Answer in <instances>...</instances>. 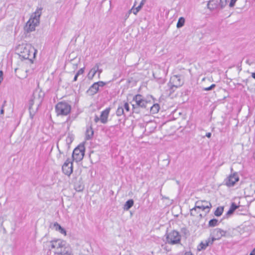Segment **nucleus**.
Segmentation results:
<instances>
[{
  "instance_id": "f704fd0d",
  "label": "nucleus",
  "mask_w": 255,
  "mask_h": 255,
  "mask_svg": "<svg viewBox=\"0 0 255 255\" xmlns=\"http://www.w3.org/2000/svg\"><path fill=\"white\" fill-rule=\"evenodd\" d=\"M84 69H85V68H81L80 69H79L78 72H77L76 74L77 75H81V74H83L84 72Z\"/></svg>"
},
{
  "instance_id": "9d476101",
  "label": "nucleus",
  "mask_w": 255,
  "mask_h": 255,
  "mask_svg": "<svg viewBox=\"0 0 255 255\" xmlns=\"http://www.w3.org/2000/svg\"><path fill=\"white\" fill-rule=\"evenodd\" d=\"M166 239L169 244H176L180 241V236L178 232L173 231L167 235Z\"/></svg>"
},
{
  "instance_id": "4be33fe9",
  "label": "nucleus",
  "mask_w": 255,
  "mask_h": 255,
  "mask_svg": "<svg viewBox=\"0 0 255 255\" xmlns=\"http://www.w3.org/2000/svg\"><path fill=\"white\" fill-rule=\"evenodd\" d=\"M54 226L55 227L56 230L59 231L61 234H64L65 235H66V231L57 223H55L54 224Z\"/></svg>"
},
{
  "instance_id": "c85d7f7f",
  "label": "nucleus",
  "mask_w": 255,
  "mask_h": 255,
  "mask_svg": "<svg viewBox=\"0 0 255 255\" xmlns=\"http://www.w3.org/2000/svg\"><path fill=\"white\" fill-rule=\"evenodd\" d=\"M74 187H75V190L77 191H81L83 189V186H82L81 185L77 184L76 183L74 184Z\"/></svg>"
},
{
  "instance_id": "e433bc0d",
  "label": "nucleus",
  "mask_w": 255,
  "mask_h": 255,
  "mask_svg": "<svg viewBox=\"0 0 255 255\" xmlns=\"http://www.w3.org/2000/svg\"><path fill=\"white\" fill-rule=\"evenodd\" d=\"M237 0H231L229 3V6L231 7H233Z\"/></svg>"
},
{
  "instance_id": "72a5a7b5",
  "label": "nucleus",
  "mask_w": 255,
  "mask_h": 255,
  "mask_svg": "<svg viewBox=\"0 0 255 255\" xmlns=\"http://www.w3.org/2000/svg\"><path fill=\"white\" fill-rule=\"evenodd\" d=\"M134 6H135V4L132 7V8L131 9H130L129 10H131V12H132L134 14L136 15L137 13V12L139 11V10L138 8H137L136 7L135 8H134Z\"/></svg>"
},
{
  "instance_id": "7ed1b4c3",
  "label": "nucleus",
  "mask_w": 255,
  "mask_h": 255,
  "mask_svg": "<svg viewBox=\"0 0 255 255\" xmlns=\"http://www.w3.org/2000/svg\"><path fill=\"white\" fill-rule=\"evenodd\" d=\"M152 96L144 97L140 94L135 95L132 99L134 104L132 105V109L134 112L137 113L138 109L139 108H147L148 105H151V101L149 99H151Z\"/></svg>"
},
{
  "instance_id": "2eb2a0df",
  "label": "nucleus",
  "mask_w": 255,
  "mask_h": 255,
  "mask_svg": "<svg viewBox=\"0 0 255 255\" xmlns=\"http://www.w3.org/2000/svg\"><path fill=\"white\" fill-rule=\"evenodd\" d=\"M110 110V108H108L102 112L100 115V121L102 123L106 124L107 122Z\"/></svg>"
},
{
  "instance_id": "603ef678",
  "label": "nucleus",
  "mask_w": 255,
  "mask_h": 255,
  "mask_svg": "<svg viewBox=\"0 0 255 255\" xmlns=\"http://www.w3.org/2000/svg\"><path fill=\"white\" fill-rule=\"evenodd\" d=\"M231 171H233V168H231Z\"/></svg>"
},
{
  "instance_id": "2f4dec72",
  "label": "nucleus",
  "mask_w": 255,
  "mask_h": 255,
  "mask_svg": "<svg viewBox=\"0 0 255 255\" xmlns=\"http://www.w3.org/2000/svg\"><path fill=\"white\" fill-rule=\"evenodd\" d=\"M216 86V85L213 84H212L210 87H207V88H203V90L204 91H210V90H212L213 88H214Z\"/></svg>"
},
{
  "instance_id": "aec40b11",
  "label": "nucleus",
  "mask_w": 255,
  "mask_h": 255,
  "mask_svg": "<svg viewBox=\"0 0 255 255\" xmlns=\"http://www.w3.org/2000/svg\"><path fill=\"white\" fill-rule=\"evenodd\" d=\"M147 108H150V112L151 113L156 114L158 112V111L159 110V106L157 104H154L151 106V105H149Z\"/></svg>"
},
{
  "instance_id": "8fccbe9b",
  "label": "nucleus",
  "mask_w": 255,
  "mask_h": 255,
  "mask_svg": "<svg viewBox=\"0 0 255 255\" xmlns=\"http://www.w3.org/2000/svg\"><path fill=\"white\" fill-rule=\"evenodd\" d=\"M3 113V110H1V114H2Z\"/></svg>"
},
{
  "instance_id": "39448f33",
  "label": "nucleus",
  "mask_w": 255,
  "mask_h": 255,
  "mask_svg": "<svg viewBox=\"0 0 255 255\" xmlns=\"http://www.w3.org/2000/svg\"><path fill=\"white\" fill-rule=\"evenodd\" d=\"M71 111V105L65 101L58 102L55 106V112L58 116H67L70 113Z\"/></svg>"
},
{
  "instance_id": "de8ad7c7",
  "label": "nucleus",
  "mask_w": 255,
  "mask_h": 255,
  "mask_svg": "<svg viewBox=\"0 0 255 255\" xmlns=\"http://www.w3.org/2000/svg\"><path fill=\"white\" fill-rule=\"evenodd\" d=\"M252 77L255 79V73H252Z\"/></svg>"
},
{
  "instance_id": "09e8293b",
  "label": "nucleus",
  "mask_w": 255,
  "mask_h": 255,
  "mask_svg": "<svg viewBox=\"0 0 255 255\" xmlns=\"http://www.w3.org/2000/svg\"><path fill=\"white\" fill-rule=\"evenodd\" d=\"M59 142H58V143H57V148H58V149H59V152L61 153V151H60V149H59Z\"/></svg>"
},
{
  "instance_id": "412c9836",
  "label": "nucleus",
  "mask_w": 255,
  "mask_h": 255,
  "mask_svg": "<svg viewBox=\"0 0 255 255\" xmlns=\"http://www.w3.org/2000/svg\"><path fill=\"white\" fill-rule=\"evenodd\" d=\"M134 201L132 199L128 200L124 206V210L128 211L133 205Z\"/></svg>"
},
{
  "instance_id": "37998d69",
  "label": "nucleus",
  "mask_w": 255,
  "mask_h": 255,
  "mask_svg": "<svg viewBox=\"0 0 255 255\" xmlns=\"http://www.w3.org/2000/svg\"><path fill=\"white\" fill-rule=\"evenodd\" d=\"M233 212H234V211H233L231 209H230L227 212V214L230 215V214H232Z\"/></svg>"
},
{
  "instance_id": "f257e3e1",
  "label": "nucleus",
  "mask_w": 255,
  "mask_h": 255,
  "mask_svg": "<svg viewBox=\"0 0 255 255\" xmlns=\"http://www.w3.org/2000/svg\"><path fill=\"white\" fill-rule=\"evenodd\" d=\"M37 50L29 44L22 43L17 46V54L21 59L32 60Z\"/></svg>"
},
{
  "instance_id": "f03ea898",
  "label": "nucleus",
  "mask_w": 255,
  "mask_h": 255,
  "mask_svg": "<svg viewBox=\"0 0 255 255\" xmlns=\"http://www.w3.org/2000/svg\"><path fill=\"white\" fill-rule=\"evenodd\" d=\"M51 249L54 250V253L58 255H72L71 249L66 245L65 241L57 239L50 242Z\"/></svg>"
},
{
  "instance_id": "3c124183",
  "label": "nucleus",
  "mask_w": 255,
  "mask_h": 255,
  "mask_svg": "<svg viewBox=\"0 0 255 255\" xmlns=\"http://www.w3.org/2000/svg\"><path fill=\"white\" fill-rule=\"evenodd\" d=\"M27 74H25V75L24 76V77H26Z\"/></svg>"
},
{
  "instance_id": "f8f14e48",
  "label": "nucleus",
  "mask_w": 255,
  "mask_h": 255,
  "mask_svg": "<svg viewBox=\"0 0 255 255\" xmlns=\"http://www.w3.org/2000/svg\"><path fill=\"white\" fill-rule=\"evenodd\" d=\"M63 172L67 176H70L73 172V163L70 159H67L62 167Z\"/></svg>"
},
{
  "instance_id": "ddd939ff",
  "label": "nucleus",
  "mask_w": 255,
  "mask_h": 255,
  "mask_svg": "<svg viewBox=\"0 0 255 255\" xmlns=\"http://www.w3.org/2000/svg\"><path fill=\"white\" fill-rule=\"evenodd\" d=\"M226 234V231L220 228H216L213 230L212 233V237L210 239L213 240L214 242L215 240L220 239L222 237L225 236Z\"/></svg>"
},
{
  "instance_id": "393cba45",
  "label": "nucleus",
  "mask_w": 255,
  "mask_h": 255,
  "mask_svg": "<svg viewBox=\"0 0 255 255\" xmlns=\"http://www.w3.org/2000/svg\"><path fill=\"white\" fill-rule=\"evenodd\" d=\"M223 211H224L223 207H218L216 209V211H215L214 214L216 216L219 217L222 214Z\"/></svg>"
},
{
  "instance_id": "7c9ffc66",
  "label": "nucleus",
  "mask_w": 255,
  "mask_h": 255,
  "mask_svg": "<svg viewBox=\"0 0 255 255\" xmlns=\"http://www.w3.org/2000/svg\"><path fill=\"white\" fill-rule=\"evenodd\" d=\"M197 209H198L196 208V206H195L193 208L190 210V215L191 216H195L196 215V212Z\"/></svg>"
},
{
  "instance_id": "cd10ccee",
  "label": "nucleus",
  "mask_w": 255,
  "mask_h": 255,
  "mask_svg": "<svg viewBox=\"0 0 255 255\" xmlns=\"http://www.w3.org/2000/svg\"><path fill=\"white\" fill-rule=\"evenodd\" d=\"M218 221L216 219L211 220L209 222V227H215L218 225Z\"/></svg>"
},
{
  "instance_id": "0eeeda50",
  "label": "nucleus",
  "mask_w": 255,
  "mask_h": 255,
  "mask_svg": "<svg viewBox=\"0 0 255 255\" xmlns=\"http://www.w3.org/2000/svg\"><path fill=\"white\" fill-rule=\"evenodd\" d=\"M228 1V0H210L207 4V7L211 10L222 9L227 4Z\"/></svg>"
},
{
  "instance_id": "5701e85b",
  "label": "nucleus",
  "mask_w": 255,
  "mask_h": 255,
  "mask_svg": "<svg viewBox=\"0 0 255 255\" xmlns=\"http://www.w3.org/2000/svg\"><path fill=\"white\" fill-rule=\"evenodd\" d=\"M74 139L72 135H68L66 138V144L67 148H69V145L71 143Z\"/></svg>"
},
{
  "instance_id": "a211bd4d",
  "label": "nucleus",
  "mask_w": 255,
  "mask_h": 255,
  "mask_svg": "<svg viewBox=\"0 0 255 255\" xmlns=\"http://www.w3.org/2000/svg\"><path fill=\"white\" fill-rule=\"evenodd\" d=\"M98 71V64H96L89 71L87 77L89 80H92Z\"/></svg>"
},
{
  "instance_id": "a878e982",
  "label": "nucleus",
  "mask_w": 255,
  "mask_h": 255,
  "mask_svg": "<svg viewBox=\"0 0 255 255\" xmlns=\"http://www.w3.org/2000/svg\"><path fill=\"white\" fill-rule=\"evenodd\" d=\"M185 23V19L183 17H181L179 18L178 21L177 23V27L180 28L182 27Z\"/></svg>"
},
{
  "instance_id": "58836bf2",
  "label": "nucleus",
  "mask_w": 255,
  "mask_h": 255,
  "mask_svg": "<svg viewBox=\"0 0 255 255\" xmlns=\"http://www.w3.org/2000/svg\"><path fill=\"white\" fill-rule=\"evenodd\" d=\"M131 13V10H128L125 15V19L127 20L129 16V15Z\"/></svg>"
},
{
  "instance_id": "49530a36",
  "label": "nucleus",
  "mask_w": 255,
  "mask_h": 255,
  "mask_svg": "<svg viewBox=\"0 0 255 255\" xmlns=\"http://www.w3.org/2000/svg\"><path fill=\"white\" fill-rule=\"evenodd\" d=\"M184 255H192V254L190 252H186Z\"/></svg>"
},
{
  "instance_id": "4c0bfd02",
  "label": "nucleus",
  "mask_w": 255,
  "mask_h": 255,
  "mask_svg": "<svg viewBox=\"0 0 255 255\" xmlns=\"http://www.w3.org/2000/svg\"><path fill=\"white\" fill-rule=\"evenodd\" d=\"M144 1H145V0H142L140 2L139 5L136 7V8H138L139 10H140V9L142 7L143 5L144 4Z\"/></svg>"
},
{
  "instance_id": "b1692460",
  "label": "nucleus",
  "mask_w": 255,
  "mask_h": 255,
  "mask_svg": "<svg viewBox=\"0 0 255 255\" xmlns=\"http://www.w3.org/2000/svg\"><path fill=\"white\" fill-rule=\"evenodd\" d=\"M36 100L35 99V98L31 99L29 101V112H30V116L32 115V106L35 103H36ZM33 112L34 113V111H33Z\"/></svg>"
},
{
  "instance_id": "9b49d317",
  "label": "nucleus",
  "mask_w": 255,
  "mask_h": 255,
  "mask_svg": "<svg viewBox=\"0 0 255 255\" xmlns=\"http://www.w3.org/2000/svg\"><path fill=\"white\" fill-rule=\"evenodd\" d=\"M195 206L198 209H201L202 211L207 210L206 212L209 213L212 205L210 202L206 200H199L196 202Z\"/></svg>"
},
{
  "instance_id": "6ab92c4d",
  "label": "nucleus",
  "mask_w": 255,
  "mask_h": 255,
  "mask_svg": "<svg viewBox=\"0 0 255 255\" xmlns=\"http://www.w3.org/2000/svg\"><path fill=\"white\" fill-rule=\"evenodd\" d=\"M94 134V131L91 127L87 128L86 131V139L89 140L92 138Z\"/></svg>"
},
{
  "instance_id": "c756f323",
  "label": "nucleus",
  "mask_w": 255,
  "mask_h": 255,
  "mask_svg": "<svg viewBox=\"0 0 255 255\" xmlns=\"http://www.w3.org/2000/svg\"><path fill=\"white\" fill-rule=\"evenodd\" d=\"M124 107V110H125L126 112H128L129 111V104L127 102H124L123 105H121Z\"/></svg>"
},
{
  "instance_id": "f3484780",
  "label": "nucleus",
  "mask_w": 255,
  "mask_h": 255,
  "mask_svg": "<svg viewBox=\"0 0 255 255\" xmlns=\"http://www.w3.org/2000/svg\"><path fill=\"white\" fill-rule=\"evenodd\" d=\"M97 84V83H94L92 86H90L87 91V93L89 95H94L98 92L99 88Z\"/></svg>"
},
{
  "instance_id": "4468645a",
  "label": "nucleus",
  "mask_w": 255,
  "mask_h": 255,
  "mask_svg": "<svg viewBox=\"0 0 255 255\" xmlns=\"http://www.w3.org/2000/svg\"><path fill=\"white\" fill-rule=\"evenodd\" d=\"M156 127V124L154 121H149L145 125V132L146 134L153 132Z\"/></svg>"
},
{
  "instance_id": "473e14b6",
  "label": "nucleus",
  "mask_w": 255,
  "mask_h": 255,
  "mask_svg": "<svg viewBox=\"0 0 255 255\" xmlns=\"http://www.w3.org/2000/svg\"><path fill=\"white\" fill-rule=\"evenodd\" d=\"M238 208V206L235 203H232L230 209H231L233 211H234Z\"/></svg>"
},
{
  "instance_id": "20e7f679",
  "label": "nucleus",
  "mask_w": 255,
  "mask_h": 255,
  "mask_svg": "<svg viewBox=\"0 0 255 255\" xmlns=\"http://www.w3.org/2000/svg\"><path fill=\"white\" fill-rule=\"evenodd\" d=\"M42 8H39L33 13L25 26V30L29 32L35 30V27L39 23V18L41 15Z\"/></svg>"
},
{
  "instance_id": "c03bdc74",
  "label": "nucleus",
  "mask_w": 255,
  "mask_h": 255,
  "mask_svg": "<svg viewBox=\"0 0 255 255\" xmlns=\"http://www.w3.org/2000/svg\"><path fill=\"white\" fill-rule=\"evenodd\" d=\"M206 136L208 137V138H210L211 137V132H208L206 134Z\"/></svg>"
},
{
  "instance_id": "dca6fc26",
  "label": "nucleus",
  "mask_w": 255,
  "mask_h": 255,
  "mask_svg": "<svg viewBox=\"0 0 255 255\" xmlns=\"http://www.w3.org/2000/svg\"><path fill=\"white\" fill-rule=\"evenodd\" d=\"M213 243V240H211L210 238L205 240L204 242H201L198 247V250L200 251L201 250H205L208 246L212 245Z\"/></svg>"
},
{
  "instance_id": "bb28decb",
  "label": "nucleus",
  "mask_w": 255,
  "mask_h": 255,
  "mask_svg": "<svg viewBox=\"0 0 255 255\" xmlns=\"http://www.w3.org/2000/svg\"><path fill=\"white\" fill-rule=\"evenodd\" d=\"M116 114L118 116H121L124 114V107L123 106H119L116 111Z\"/></svg>"
},
{
  "instance_id": "423d86ee",
  "label": "nucleus",
  "mask_w": 255,
  "mask_h": 255,
  "mask_svg": "<svg viewBox=\"0 0 255 255\" xmlns=\"http://www.w3.org/2000/svg\"><path fill=\"white\" fill-rule=\"evenodd\" d=\"M183 84V80L180 75H173L170 79L168 86L171 92L174 91L175 89L181 87Z\"/></svg>"
},
{
  "instance_id": "1a4fd4ad",
  "label": "nucleus",
  "mask_w": 255,
  "mask_h": 255,
  "mask_svg": "<svg viewBox=\"0 0 255 255\" xmlns=\"http://www.w3.org/2000/svg\"><path fill=\"white\" fill-rule=\"evenodd\" d=\"M239 181V177L237 172L231 174L224 180V184L227 187H231L234 186L236 183Z\"/></svg>"
},
{
  "instance_id": "864d4df0",
  "label": "nucleus",
  "mask_w": 255,
  "mask_h": 255,
  "mask_svg": "<svg viewBox=\"0 0 255 255\" xmlns=\"http://www.w3.org/2000/svg\"><path fill=\"white\" fill-rule=\"evenodd\" d=\"M39 102H38V103H37V105L38 106L39 105Z\"/></svg>"
},
{
  "instance_id": "a19ab883",
  "label": "nucleus",
  "mask_w": 255,
  "mask_h": 255,
  "mask_svg": "<svg viewBox=\"0 0 255 255\" xmlns=\"http://www.w3.org/2000/svg\"><path fill=\"white\" fill-rule=\"evenodd\" d=\"M97 72L98 73V77L100 78V74L102 72V70L99 69V64H98V71H97Z\"/></svg>"
},
{
  "instance_id": "79ce46f5",
  "label": "nucleus",
  "mask_w": 255,
  "mask_h": 255,
  "mask_svg": "<svg viewBox=\"0 0 255 255\" xmlns=\"http://www.w3.org/2000/svg\"><path fill=\"white\" fill-rule=\"evenodd\" d=\"M250 255H255V248L252 250Z\"/></svg>"
},
{
  "instance_id": "c9c22d12",
  "label": "nucleus",
  "mask_w": 255,
  "mask_h": 255,
  "mask_svg": "<svg viewBox=\"0 0 255 255\" xmlns=\"http://www.w3.org/2000/svg\"><path fill=\"white\" fill-rule=\"evenodd\" d=\"M96 83H97V85L98 86L99 88L100 87H103L105 85L106 83L103 81H99L97 82H95Z\"/></svg>"
},
{
  "instance_id": "6e6552de",
  "label": "nucleus",
  "mask_w": 255,
  "mask_h": 255,
  "mask_svg": "<svg viewBox=\"0 0 255 255\" xmlns=\"http://www.w3.org/2000/svg\"><path fill=\"white\" fill-rule=\"evenodd\" d=\"M85 147L83 145H80L75 148L73 152L72 157L76 162L81 161L84 156Z\"/></svg>"
},
{
  "instance_id": "ea45409f",
  "label": "nucleus",
  "mask_w": 255,
  "mask_h": 255,
  "mask_svg": "<svg viewBox=\"0 0 255 255\" xmlns=\"http://www.w3.org/2000/svg\"><path fill=\"white\" fill-rule=\"evenodd\" d=\"M99 121H100V117L99 118L98 116H95L94 118V121L95 123H98Z\"/></svg>"
},
{
  "instance_id": "a18cd8bd",
  "label": "nucleus",
  "mask_w": 255,
  "mask_h": 255,
  "mask_svg": "<svg viewBox=\"0 0 255 255\" xmlns=\"http://www.w3.org/2000/svg\"><path fill=\"white\" fill-rule=\"evenodd\" d=\"M78 76H78V75H77L76 74V75H75V77H74V78L73 81H76L77 80V78H78Z\"/></svg>"
}]
</instances>
